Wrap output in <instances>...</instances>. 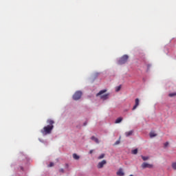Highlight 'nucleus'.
Instances as JSON below:
<instances>
[{
  "label": "nucleus",
  "instance_id": "obj_24",
  "mask_svg": "<svg viewBox=\"0 0 176 176\" xmlns=\"http://www.w3.org/2000/svg\"><path fill=\"white\" fill-rule=\"evenodd\" d=\"M59 173H64V169L63 168H60L59 170Z\"/></svg>",
  "mask_w": 176,
  "mask_h": 176
},
{
  "label": "nucleus",
  "instance_id": "obj_14",
  "mask_svg": "<svg viewBox=\"0 0 176 176\" xmlns=\"http://www.w3.org/2000/svg\"><path fill=\"white\" fill-rule=\"evenodd\" d=\"M156 135H157L156 133H155V132H151L150 133L151 138H153V137H156Z\"/></svg>",
  "mask_w": 176,
  "mask_h": 176
},
{
  "label": "nucleus",
  "instance_id": "obj_11",
  "mask_svg": "<svg viewBox=\"0 0 176 176\" xmlns=\"http://www.w3.org/2000/svg\"><path fill=\"white\" fill-rule=\"evenodd\" d=\"M109 96V94H104V95H102L100 96V98L102 100H108V97Z\"/></svg>",
  "mask_w": 176,
  "mask_h": 176
},
{
  "label": "nucleus",
  "instance_id": "obj_20",
  "mask_svg": "<svg viewBox=\"0 0 176 176\" xmlns=\"http://www.w3.org/2000/svg\"><path fill=\"white\" fill-rule=\"evenodd\" d=\"M119 144H120V140H117L113 145H119Z\"/></svg>",
  "mask_w": 176,
  "mask_h": 176
},
{
  "label": "nucleus",
  "instance_id": "obj_4",
  "mask_svg": "<svg viewBox=\"0 0 176 176\" xmlns=\"http://www.w3.org/2000/svg\"><path fill=\"white\" fill-rule=\"evenodd\" d=\"M142 168H153V165L151 164H148L146 162H143L141 165Z\"/></svg>",
  "mask_w": 176,
  "mask_h": 176
},
{
  "label": "nucleus",
  "instance_id": "obj_2",
  "mask_svg": "<svg viewBox=\"0 0 176 176\" xmlns=\"http://www.w3.org/2000/svg\"><path fill=\"white\" fill-rule=\"evenodd\" d=\"M127 60H129V56L127 55H124L122 57L120 58L118 60V64L122 65V64H126L127 63Z\"/></svg>",
  "mask_w": 176,
  "mask_h": 176
},
{
  "label": "nucleus",
  "instance_id": "obj_23",
  "mask_svg": "<svg viewBox=\"0 0 176 176\" xmlns=\"http://www.w3.org/2000/svg\"><path fill=\"white\" fill-rule=\"evenodd\" d=\"M53 166H54V163L50 162L48 166L53 167Z\"/></svg>",
  "mask_w": 176,
  "mask_h": 176
},
{
  "label": "nucleus",
  "instance_id": "obj_10",
  "mask_svg": "<svg viewBox=\"0 0 176 176\" xmlns=\"http://www.w3.org/2000/svg\"><path fill=\"white\" fill-rule=\"evenodd\" d=\"M91 140H92V141H94L96 144L100 143V141H98V138H96L95 136H92L91 138Z\"/></svg>",
  "mask_w": 176,
  "mask_h": 176
},
{
  "label": "nucleus",
  "instance_id": "obj_17",
  "mask_svg": "<svg viewBox=\"0 0 176 176\" xmlns=\"http://www.w3.org/2000/svg\"><path fill=\"white\" fill-rule=\"evenodd\" d=\"M141 157H142V160H144V162H145V161L148 160V159H149V157H145L143 155H142Z\"/></svg>",
  "mask_w": 176,
  "mask_h": 176
},
{
  "label": "nucleus",
  "instance_id": "obj_19",
  "mask_svg": "<svg viewBox=\"0 0 176 176\" xmlns=\"http://www.w3.org/2000/svg\"><path fill=\"white\" fill-rule=\"evenodd\" d=\"M175 96H176V92L172 93V94H169V97H175Z\"/></svg>",
  "mask_w": 176,
  "mask_h": 176
},
{
  "label": "nucleus",
  "instance_id": "obj_25",
  "mask_svg": "<svg viewBox=\"0 0 176 176\" xmlns=\"http://www.w3.org/2000/svg\"><path fill=\"white\" fill-rule=\"evenodd\" d=\"M151 67V65H147V68H148V69H149V67Z\"/></svg>",
  "mask_w": 176,
  "mask_h": 176
},
{
  "label": "nucleus",
  "instance_id": "obj_6",
  "mask_svg": "<svg viewBox=\"0 0 176 176\" xmlns=\"http://www.w3.org/2000/svg\"><path fill=\"white\" fill-rule=\"evenodd\" d=\"M138 105H140V99L139 98H136L135 100V105L133 106L132 110L135 111V109H137V108L138 107Z\"/></svg>",
  "mask_w": 176,
  "mask_h": 176
},
{
  "label": "nucleus",
  "instance_id": "obj_15",
  "mask_svg": "<svg viewBox=\"0 0 176 176\" xmlns=\"http://www.w3.org/2000/svg\"><path fill=\"white\" fill-rule=\"evenodd\" d=\"M105 157V154H102L99 157H98V160H101V159H104Z\"/></svg>",
  "mask_w": 176,
  "mask_h": 176
},
{
  "label": "nucleus",
  "instance_id": "obj_26",
  "mask_svg": "<svg viewBox=\"0 0 176 176\" xmlns=\"http://www.w3.org/2000/svg\"><path fill=\"white\" fill-rule=\"evenodd\" d=\"M89 153L90 154L93 153V150H90Z\"/></svg>",
  "mask_w": 176,
  "mask_h": 176
},
{
  "label": "nucleus",
  "instance_id": "obj_22",
  "mask_svg": "<svg viewBox=\"0 0 176 176\" xmlns=\"http://www.w3.org/2000/svg\"><path fill=\"white\" fill-rule=\"evenodd\" d=\"M164 146V148H167V146H168V142H165Z\"/></svg>",
  "mask_w": 176,
  "mask_h": 176
},
{
  "label": "nucleus",
  "instance_id": "obj_16",
  "mask_svg": "<svg viewBox=\"0 0 176 176\" xmlns=\"http://www.w3.org/2000/svg\"><path fill=\"white\" fill-rule=\"evenodd\" d=\"M133 155H137L138 153V149L135 148L132 151Z\"/></svg>",
  "mask_w": 176,
  "mask_h": 176
},
{
  "label": "nucleus",
  "instance_id": "obj_13",
  "mask_svg": "<svg viewBox=\"0 0 176 176\" xmlns=\"http://www.w3.org/2000/svg\"><path fill=\"white\" fill-rule=\"evenodd\" d=\"M73 157L75 160H79V155H76V153L73 154Z\"/></svg>",
  "mask_w": 176,
  "mask_h": 176
},
{
  "label": "nucleus",
  "instance_id": "obj_8",
  "mask_svg": "<svg viewBox=\"0 0 176 176\" xmlns=\"http://www.w3.org/2000/svg\"><path fill=\"white\" fill-rule=\"evenodd\" d=\"M104 93H107V89L101 90L100 91H99V92L96 94V96L98 97V96H102V94H104Z\"/></svg>",
  "mask_w": 176,
  "mask_h": 176
},
{
  "label": "nucleus",
  "instance_id": "obj_12",
  "mask_svg": "<svg viewBox=\"0 0 176 176\" xmlns=\"http://www.w3.org/2000/svg\"><path fill=\"white\" fill-rule=\"evenodd\" d=\"M122 120H123V118H121V117H120V118H117V119L116 120L115 123H116V124L120 123V122H122Z\"/></svg>",
  "mask_w": 176,
  "mask_h": 176
},
{
  "label": "nucleus",
  "instance_id": "obj_5",
  "mask_svg": "<svg viewBox=\"0 0 176 176\" xmlns=\"http://www.w3.org/2000/svg\"><path fill=\"white\" fill-rule=\"evenodd\" d=\"M105 164H107V160H103L102 161L98 162L97 167L98 168H102Z\"/></svg>",
  "mask_w": 176,
  "mask_h": 176
},
{
  "label": "nucleus",
  "instance_id": "obj_27",
  "mask_svg": "<svg viewBox=\"0 0 176 176\" xmlns=\"http://www.w3.org/2000/svg\"><path fill=\"white\" fill-rule=\"evenodd\" d=\"M86 124H87V122H85V123H84V126H86Z\"/></svg>",
  "mask_w": 176,
  "mask_h": 176
},
{
  "label": "nucleus",
  "instance_id": "obj_9",
  "mask_svg": "<svg viewBox=\"0 0 176 176\" xmlns=\"http://www.w3.org/2000/svg\"><path fill=\"white\" fill-rule=\"evenodd\" d=\"M133 133H134V131H129L125 133V135L126 137H130V135H133Z\"/></svg>",
  "mask_w": 176,
  "mask_h": 176
},
{
  "label": "nucleus",
  "instance_id": "obj_1",
  "mask_svg": "<svg viewBox=\"0 0 176 176\" xmlns=\"http://www.w3.org/2000/svg\"><path fill=\"white\" fill-rule=\"evenodd\" d=\"M48 125L45 126L41 130V133H43V135H47V134H52L53 129H54V120L49 119L47 120Z\"/></svg>",
  "mask_w": 176,
  "mask_h": 176
},
{
  "label": "nucleus",
  "instance_id": "obj_7",
  "mask_svg": "<svg viewBox=\"0 0 176 176\" xmlns=\"http://www.w3.org/2000/svg\"><path fill=\"white\" fill-rule=\"evenodd\" d=\"M117 175L118 176H124V172H123V169L120 168L117 172Z\"/></svg>",
  "mask_w": 176,
  "mask_h": 176
},
{
  "label": "nucleus",
  "instance_id": "obj_3",
  "mask_svg": "<svg viewBox=\"0 0 176 176\" xmlns=\"http://www.w3.org/2000/svg\"><path fill=\"white\" fill-rule=\"evenodd\" d=\"M80 97H82V91H76L73 95V100H74L75 101H78V100H80Z\"/></svg>",
  "mask_w": 176,
  "mask_h": 176
},
{
  "label": "nucleus",
  "instance_id": "obj_18",
  "mask_svg": "<svg viewBox=\"0 0 176 176\" xmlns=\"http://www.w3.org/2000/svg\"><path fill=\"white\" fill-rule=\"evenodd\" d=\"M172 167L173 170H176V162L172 164Z\"/></svg>",
  "mask_w": 176,
  "mask_h": 176
},
{
  "label": "nucleus",
  "instance_id": "obj_21",
  "mask_svg": "<svg viewBox=\"0 0 176 176\" xmlns=\"http://www.w3.org/2000/svg\"><path fill=\"white\" fill-rule=\"evenodd\" d=\"M120 89H122V87H121V86L117 87L116 89V91H120Z\"/></svg>",
  "mask_w": 176,
  "mask_h": 176
}]
</instances>
